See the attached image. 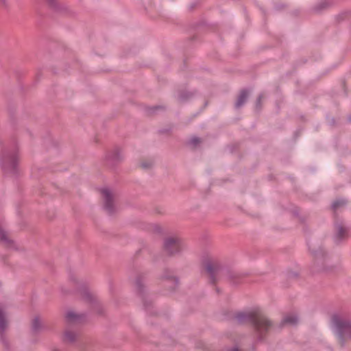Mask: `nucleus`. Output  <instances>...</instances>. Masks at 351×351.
Returning a JSON list of instances; mask_svg holds the SVG:
<instances>
[{"label":"nucleus","instance_id":"obj_1","mask_svg":"<svg viewBox=\"0 0 351 351\" xmlns=\"http://www.w3.org/2000/svg\"><path fill=\"white\" fill-rule=\"evenodd\" d=\"M247 319L260 334L267 331L271 327L270 322L260 309H254L247 313Z\"/></svg>","mask_w":351,"mask_h":351},{"label":"nucleus","instance_id":"obj_2","mask_svg":"<svg viewBox=\"0 0 351 351\" xmlns=\"http://www.w3.org/2000/svg\"><path fill=\"white\" fill-rule=\"evenodd\" d=\"M332 324L339 330V337L349 336L351 338V324H349L337 316L332 317Z\"/></svg>","mask_w":351,"mask_h":351},{"label":"nucleus","instance_id":"obj_3","mask_svg":"<svg viewBox=\"0 0 351 351\" xmlns=\"http://www.w3.org/2000/svg\"><path fill=\"white\" fill-rule=\"evenodd\" d=\"M101 195L104 201L105 209L111 213L114 208V193L108 188H103L101 189Z\"/></svg>","mask_w":351,"mask_h":351},{"label":"nucleus","instance_id":"obj_4","mask_svg":"<svg viewBox=\"0 0 351 351\" xmlns=\"http://www.w3.org/2000/svg\"><path fill=\"white\" fill-rule=\"evenodd\" d=\"M181 241L176 237H169L165 241V249L170 254H173L180 250Z\"/></svg>","mask_w":351,"mask_h":351},{"label":"nucleus","instance_id":"obj_5","mask_svg":"<svg viewBox=\"0 0 351 351\" xmlns=\"http://www.w3.org/2000/svg\"><path fill=\"white\" fill-rule=\"evenodd\" d=\"M65 318L69 324H77L83 320V315L73 311H69L65 315Z\"/></svg>","mask_w":351,"mask_h":351},{"label":"nucleus","instance_id":"obj_6","mask_svg":"<svg viewBox=\"0 0 351 351\" xmlns=\"http://www.w3.org/2000/svg\"><path fill=\"white\" fill-rule=\"evenodd\" d=\"M0 243L6 247H11L12 243L8 233L1 228H0Z\"/></svg>","mask_w":351,"mask_h":351},{"label":"nucleus","instance_id":"obj_7","mask_svg":"<svg viewBox=\"0 0 351 351\" xmlns=\"http://www.w3.org/2000/svg\"><path fill=\"white\" fill-rule=\"evenodd\" d=\"M8 324L5 306L0 304V330L5 328Z\"/></svg>","mask_w":351,"mask_h":351},{"label":"nucleus","instance_id":"obj_8","mask_svg":"<svg viewBox=\"0 0 351 351\" xmlns=\"http://www.w3.org/2000/svg\"><path fill=\"white\" fill-rule=\"evenodd\" d=\"M76 334L71 330H65L62 335V339L64 342L71 343L75 340Z\"/></svg>","mask_w":351,"mask_h":351},{"label":"nucleus","instance_id":"obj_9","mask_svg":"<svg viewBox=\"0 0 351 351\" xmlns=\"http://www.w3.org/2000/svg\"><path fill=\"white\" fill-rule=\"evenodd\" d=\"M298 317L294 314H291L285 316L283 319V324H294L297 322Z\"/></svg>","mask_w":351,"mask_h":351},{"label":"nucleus","instance_id":"obj_10","mask_svg":"<svg viewBox=\"0 0 351 351\" xmlns=\"http://www.w3.org/2000/svg\"><path fill=\"white\" fill-rule=\"evenodd\" d=\"M217 264L213 261H209L206 265V269L207 272L212 275L217 269Z\"/></svg>","mask_w":351,"mask_h":351},{"label":"nucleus","instance_id":"obj_11","mask_svg":"<svg viewBox=\"0 0 351 351\" xmlns=\"http://www.w3.org/2000/svg\"><path fill=\"white\" fill-rule=\"evenodd\" d=\"M247 97V93L246 91H242L239 95L237 101L236 102L237 107H240L246 100Z\"/></svg>","mask_w":351,"mask_h":351},{"label":"nucleus","instance_id":"obj_12","mask_svg":"<svg viewBox=\"0 0 351 351\" xmlns=\"http://www.w3.org/2000/svg\"><path fill=\"white\" fill-rule=\"evenodd\" d=\"M7 163H9L11 165L12 168H14L16 162L14 158H12L11 157H8L6 159V161L3 162V166L4 168H5Z\"/></svg>","mask_w":351,"mask_h":351},{"label":"nucleus","instance_id":"obj_13","mask_svg":"<svg viewBox=\"0 0 351 351\" xmlns=\"http://www.w3.org/2000/svg\"><path fill=\"white\" fill-rule=\"evenodd\" d=\"M41 325L40 320L38 318H35L32 322V326L35 330H38Z\"/></svg>","mask_w":351,"mask_h":351},{"label":"nucleus","instance_id":"obj_14","mask_svg":"<svg viewBox=\"0 0 351 351\" xmlns=\"http://www.w3.org/2000/svg\"><path fill=\"white\" fill-rule=\"evenodd\" d=\"M339 237H342L343 234L346 233V229L343 227L339 228L338 230Z\"/></svg>","mask_w":351,"mask_h":351},{"label":"nucleus","instance_id":"obj_15","mask_svg":"<svg viewBox=\"0 0 351 351\" xmlns=\"http://www.w3.org/2000/svg\"><path fill=\"white\" fill-rule=\"evenodd\" d=\"M51 351H62V350L58 348H54Z\"/></svg>","mask_w":351,"mask_h":351},{"label":"nucleus","instance_id":"obj_16","mask_svg":"<svg viewBox=\"0 0 351 351\" xmlns=\"http://www.w3.org/2000/svg\"><path fill=\"white\" fill-rule=\"evenodd\" d=\"M88 297H90V298H93V295H90V293H88Z\"/></svg>","mask_w":351,"mask_h":351}]
</instances>
